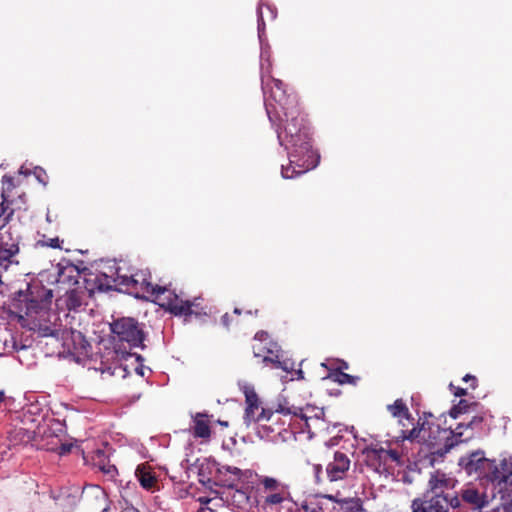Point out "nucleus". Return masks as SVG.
Listing matches in <instances>:
<instances>
[{
	"label": "nucleus",
	"mask_w": 512,
	"mask_h": 512,
	"mask_svg": "<svg viewBox=\"0 0 512 512\" xmlns=\"http://www.w3.org/2000/svg\"><path fill=\"white\" fill-rule=\"evenodd\" d=\"M33 295V292H31ZM52 298V292L50 290H46L44 288H39L37 292V298L31 296V298L27 299L26 304V315L33 319L32 326L30 329L37 330L41 336H59V329L56 324V314L51 313V325L47 323H42L41 320L46 316H49L48 305L50 304Z\"/></svg>",
	"instance_id": "7"
},
{
	"label": "nucleus",
	"mask_w": 512,
	"mask_h": 512,
	"mask_svg": "<svg viewBox=\"0 0 512 512\" xmlns=\"http://www.w3.org/2000/svg\"><path fill=\"white\" fill-rule=\"evenodd\" d=\"M70 451V445L62 444L60 447V454H65Z\"/></svg>",
	"instance_id": "39"
},
{
	"label": "nucleus",
	"mask_w": 512,
	"mask_h": 512,
	"mask_svg": "<svg viewBox=\"0 0 512 512\" xmlns=\"http://www.w3.org/2000/svg\"><path fill=\"white\" fill-rule=\"evenodd\" d=\"M430 501L433 506V512H447L448 495L434 494Z\"/></svg>",
	"instance_id": "20"
},
{
	"label": "nucleus",
	"mask_w": 512,
	"mask_h": 512,
	"mask_svg": "<svg viewBox=\"0 0 512 512\" xmlns=\"http://www.w3.org/2000/svg\"><path fill=\"white\" fill-rule=\"evenodd\" d=\"M101 470L106 474H110L111 477H113L116 473V467L114 465L103 466L101 467Z\"/></svg>",
	"instance_id": "32"
},
{
	"label": "nucleus",
	"mask_w": 512,
	"mask_h": 512,
	"mask_svg": "<svg viewBox=\"0 0 512 512\" xmlns=\"http://www.w3.org/2000/svg\"><path fill=\"white\" fill-rule=\"evenodd\" d=\"M320 429L312 428L310 434L318 431L325 430V422L321 424ZM256 434L264 440L271 442L287 441L294 437L297 432L309 433L305 427L303 421L300 420V415L287 416L286 418L282 415H278V421L275 422H264L261 425L254 427Z\"/></svg>",
	"instance_id": "5"
},
{
	"label": "nucleus",
	"mask_w": 512,
	"mask_h": 512,
	"mask_svg": "<svg viewBox=\"0 0 512 512\" xmlns=\"http://www.w3.org/2000/svg\"><path fill=\"white\" fill-rule=\"evenodd\" d=\"M382 453H385L394 462H396V463L400 462L401 456H400V454L396 450H393V449H390V450H387V451L382 450Z\"/></svg>",
	"instance_id": "31"
},
{
	"label": "nucleus",
	"mask_w": 512,
	"mask_h": 512,
	"mask_svg": "<svg viewBox=\"0 0 512 512\" xmlns=\"http://www.w3.org/2000/svg\"><path fill=\"white\" fill-rule=\"evenodd\" d=\"M257 17H258V38L260 42V72H261V82L262 89L264 95L267 94V83L265 76V61L268 62L267 73L269 74L272 69L271 62V48L270 45L265 38V22H264V9L263 5L260 3L257 9Z\"/></svg>",
	"instance_id": "10"
},
{
	"label": "nucleus",
	"mask_w": 512,
	"mask_h": 512,
	"mask_svg": "<svg viewBox=\"0 0 512 512\" xmlns=\"http://www.w3.org/2000/svg\"><path fill=\"white\" fill-rule=\"evenodd\" d=\"M330 377H332L335 382L340 384H355L357 380L356 377L343 372L331 374Z\"/></svg>",
	"instance_id": "25"
},
{
	"label": "nucleus",
	"mask_w": 512,
	"mask_h": 512,
	"mask_svg": "<svg viewBox=\"0 0 512 512\" xmlns=\"http://www.w3.org/2000/svg\"><path fill=\"white\" fill-rule=\"evenodd\" d=\"M459 464L468 474H476L491 481L500 492L508 491L509 486H512V463L506 460L497 465L485 458L482 452H474L462 457Z\"/></svg>",
	"instance_id": "3"
},
{
	"label": "nucleus",
	"mask_w": 512,
	"mask_h": 512,
	"mask_svg": "<svg viewBox=\"0 0 512 512\" xmlns=\"http://www.w3.org/2000/svg\"><path fill=\"white\" fill-rule=\"evenodd\" d=\"M413 512H433L430 500L415 499L412 503Z\"/></svg>",
	"instance_id": "23"
},
{
	"label": "nucleus",
	"mask_w": 512,
	"mask_h": 512,
	"mask_svg": "<svg viewBox=\"0 0 512 512\" xmlns=\"http://www.w3.org/2000/svg\"><path fill=\"white\" fill-rule=\"evenodd\" d=\"M19 173H20V174H24V175H28L30 172H29L26 168H24V167L22 166V167L20 168V170H19Z\"/></svg>",
	"instance_id": "40"
},
{
	"label": "nucleus",
	"mask_w": 512,
	"mask_h": 512,
	"mask_svg": "<svg viewBox=\"0 0 512 512\" xmlns=\"http://www.w3.org/2000/svg\"><path fill=\"white\" fill-rule=\"evenodd\" d=\"M267 338H268V335L264 331H260V332L256 333V335H255V340L260 343L266 341Z\"/></svg>",
	"instance_id": "35"
},
{
	"label": "nucleus",
	"mask_w": 512,
	"mask_h": 512,
	"mask_svg": "<svg viewBox=\"0 0 512 512\" xmlns=\"http://www.w3.org/2000/svg\"><path fill=\"white\" fill-rule=\"evenodd\" d=\"M468 403L466 400H460L459 403L450 410V415L453 418H458L460 414L466 413L468 410Z\"/></svg>",
	"instance_id": "26"
},
{
	"label": "nucleus",
	"mask_w": 512,
	"mask_h": 512,
	"mask_svg": "<svg viewBox=\"0 0 512 512\" xmlns=\"http://www.w3.org/2000/svg\"><path fill=\"white\" fill-rule=\"evenodd\" d=\"M61 337L65 339L64 346L70 350V346L67 343L68 337H70L73 341L78 340L79 342H83V336L78 331H63Z\"/></svg>",
	"instance_id": "27"
},
{
	"label": "nucleus",
	"mask_w": 512,
	"mask_h": 512,
	"mask_svg": "<svg viewBox=\"0 0 512 512\" xmlns=\"http://www.w3.org/2000/svg\"><path fill=\"white\" fill-rule=\"evenodd\" d=\"M199 501L204 504V505H207L211 500L208 499V498H199Z\"/></svg>",
	"instance_id": "41"
},
{
	"label": "nucleus",
	"mask_w": 512,
	"mask_h": 512,
	"mask_svg": "<svg viewBox=\"0 0 512 512\" xmlns=\"http://www.w3.org/2000/svg\"><path fill=\"white\" fill-rule=\"evenodd\" d=\"M2 196L5 197L6 192H10L14 188L13 178L10 176H4L2 179Z\"/></svg>",
	"instance_id": "29"
},
{
	"label": "nucleus",
	"mask_w": 512,
	"mask_h": 512,
	"mask_svg": "<svg viewBox=\"0 0 512 512\" xmlns=\"http://www.w3.org/2000/svg\"><path fill=\"white\" fill-rule=\"evenodd\" d=\"M67 305L69 309H75L81 305V301L78 298L76 291H70L67 293Z\"/></svg>",
	"instance_id": "28"
},
{
	"label": "nucleus",
	"mask_w": 512,
	"mask_h": 512,
	"mask_svg": "<svg viewBox=\"0 0 512 512\" xmlns=\"http://www.w3.org/2000/svg\"><path fill=\"white\" fill-rule=\"evenodd\" d=\"M470 379H471V380H473V381H475V377H473V376H471V375H468V374L463 378V380H464V381H468V380H470Z\"/></svg>",
	"instance_id": "44"
},
{
	"label": "nucleus",
	"mask_w": 512,
	"mask_h": 512,
	"mask_svg": "<svg viewBox=\"0 0 512 512\" xmlns=\"http://www.w3.org/2000/svg\"><path fill=\"white\" fill-rule=\"evenodd\" d=\"M151 300L175 315H188L191 312L192 303L183 300L174 291L156 285Z\"/></svg>",
	"instance_id": "8"
},
{
	"label": "nucleus",
	"mask_w": 512,
	"mask_h": 512,
	"mask_svg": "<svg viewBox=\"0 0 512 512\" xmlns=\"http://www.w3.org/2000/svg\"><path fill=\"white\" fill-rule=\"evenodd\" d=\"M265 9L269 15V19L274 20L276 18V10L269 5L265 6Z\"/></svg>",
	"instance_id": "36"
},
{
	"label": "nucleus",
	"mask_w": 512,
	"mask_h": 512,
	"mask_svg": "<svg viewBox=\"0 0 512 512\" xmlns=\"http://www.w3.org/2000/svg\"><path fill=\"white\" fill-rule=\"evenodd\" d=\"M264 503L267 507L282 506L291 511L297 505L292 500L288 488H281L275 492H269L264 499Z\"/></svg>",
	"instance_id": "14"
},
{
	"label": "nucleus",
	"mask_w": 512,
	"mask_h": 512,
	"mask_svg": "<svg viewBox=\"0 0 512 512\" xmlns=\"http://www.w3.org/2000/svg\"><path fill=\"white\" fill-rule=\"evenodd\" d=\"M123 268L117 263H109L102 271L107 279V284L124 286L137 298L150 299L154 294L156 285L150 281V273L147 270H140L131 275L122 273Z\"/></svg>",
	"instance_id": "4"
},
{
	"label": "nucleus",
	"mask_w": 512,
	"mask_h": 512,
	"mask_svg": "<svg viewBox=\"0 0 512 512\" xmlns=\"http://www.w3.org/2000/svg\"><path fill=\"white\" fill-rule=\"evenodd\" d=\"M198 512H212V510L208 507H201Z\"/></svg>",
	"instance_id": "42"
},
{
	"label": "nucleus",
	"mask_w": 512,
	"mask_h": 512,
	"mask_svg": "<svg viewBox=\"0 0 512 512\" xmlns=\"http://www.w3.org/2000/svg\"><path fill=\"white\" fill-rule=\"evenodd\" d=\"M462 498L464 501L474 505L477 508H482L486 503L485 497L473 487L465 488L462 491Z\"/></svg>",
	"instance_id": "19"
},
{
	"label": "nucleus",
	"mask_w": 512,
	"mask_h": 512,
	"mask_svg": "<svg viewBox=\"0 0 512 512\" xmlns=\"http://www.w3.org/2000/svg\"><path fill=\"white\" fill-rule=\"evenodd\" d=\"M350 468V459L341 452H336L331 462L327 464L326 476L330 482L342 480Z\"/></svg>",
	"instance_id": "13"
},
{
	"label": "nucleus",
	"mask_w": 512,
	"mask_h": 512,
	"mask_svg": "<svg viewBox=\"0 0 512 512\" xmlns=\"http://www.w3.org/2000/svg\"><path fill=\"white\" fill-rule=\"evenodd\" d=\"M234 312H235L236 314H240V310H239V309H237V308L234 310Z\"/></svg>",
	"instance_id": "48"
},
{
	"label": "nucleus",
	"mask_w": 512,
	"mask_h": 512,
	"mask_svg": "<svg viewBox=\"0 0 512 512\" xmlns=\"http://www.w3.org/2000/svg\"><path fill=\"white\" fill-rule=\"evenodd\" d=\"M339 503L344 512H361V504L358 499H345Z\"/></svg>",
	"instance_id": "22"
},
{
	"label": "nucleus",
	"mask_w": 512,
	"mask_h": 512,
	"mask_svg": "<svg viewBox=\"0 0 512 512\" xmlns=\"http://www.w3.org/2000/svg\"><path fill=\"white\" fill-rule=\"evenodd\" d=\"M46 245L52 248H60V240L59 238H51L48 240Z\"/></svg>",
	"instance_id": "34"
},
{
	"label": "nucleus",
	"mask_w": 512,
	"mask_h": 512,
	"mask_svg": "<svg viewBox=\"0 0 512 512\" xmlns=\"http://www.w3.org/2000/svg\"><path fill=\"white\" fill-rule=\"evenodd\" d=\"M127 512H138V511L135 509H130V510H127Z\"/></svg>",
	"instance_id": "49"
},
{
	"label": "nucleus",
	"mask_w": 512,
	"mask_h": 512,
	"mask_svg": "<svg viewBox=\"0 0 512 512\" xmlns=\"http://www.w3.org/2000/svg\"><path fill=\"white\" fill-rule=\"evenodd\" d=\"M193 434L197 438L208 439L211 435L208 415L197 413L193 417Z\"/></svg>",
	"instance_id": "16"
},
{
	"label": "nucleus",
	"mask_w": 512,
	"mask_h": 512,
	"mask_svg": "<svg viewBox=\"0 0 512 512\" xmlns=\"http://www.w3.org/2000/svg\"><path fill=\"white\" fill-rule=\"evenodd\" d=\"M482 422V417H479V416H473L467 423H459L458 426L453 430L451 431V433H453V435L456 437V438H459L462 436L463 432H462V429L463 427H474V426H478L480 425V423Z\"/></svg>",
	"instance_id": "21"
},
{
	"label": "nucleus",
	"mask_w": 512,
	"mask_h": 512,
	"mask_svg": "<svg viewBox=\"0 0 512 512\" xmlns=\"http://www.w3.org/2000/svg\"><path fill=\"white\" fill-rule=\"evenodd\" d=\"M219 424H221V425H223V426H225V427H227V426H228V422H225V421H219Z\"/></svg>",
	"instance_id": "46"
},
{
	"label": "nucleus",
	"mask_w": 512,
	"mask_h": 512,
	"mask_svg": "<svg viewBox=\"0 0 512 512\" xmlns=\"http://www.w3.org/2000/svg\"><path fill=\"white\" fill-rule=\"evenodd\" d=\"M447 430H441L438 424L430 421L418 423L417 427L410 431L401 430L400 435L395 436V442L409 440L425 445L431 454H443L447 452L452 445H441V441L447 437Z\"/></svg>",
	"instance_id": "6"
},
{
	"label": "nucleus",
	"mask_w": 512,
	"mask_h": 512,
	"mask_svg": "<svg viewBox=\"0 0 512 512\" xmlns=\"http://www.w3.org/2000/svg\"><path fill=\"white\" fill-rule=\"evenodd\" d=\"M265 347H260V345L255 344L253 346L255 357H263L264 362H271L275 365L276 368H280L285 372V375H281V380L283 382L300 380L303 379V371L301 369H295L294 363L288 359L279 360L278 355H276V359L270 357V354H273L275 349L277 348L276 344H273L272 347L267 348V352H264Z\"/></svg>",
	"instance_id": "9"
},
{
	"label": "nucleus",
	"mask_w": 512,
	"mask_h": 512,
	"mask_svg": "<svg viewBox=\"0 0 512 512\" xmlns=\"http://www.w3.org/2000/svg\"><path fill=\"white\" fill-rule=\"evenodd\" d=\"M456 485V480L449 477L445 473L436 471L429 479V486L433 494L443 495L445 490L453 489Z\"/></svg>",
	"instance_id": "15"
},
{
	"label": "nucleus",
	"mask_w": 512,
	"mask_h": 512,
	"mask_svg": "<svg viewBox=\"0 0 512 512\" xmlns=\"http://www.w3.org/2000/svg\"><path fill=\"white\" fill-rule=\"evenodd\" d=\"M222 321H223V323H224V325H225V326H228V322H227V321H228V315H227V314H225V315L222 317Z\"/></svg>",
	"instance_id": "43"
},
{
	"label": "nucleus",
	"mask_w": 512,
	"mask_h": 512,
	"mask_svg": "<svg viewBox=\"0 0 512 512\" xmlns=\"http://www.w3.org/2000/svg\"><path fill=\"white\" fill-rule=\"evenodd\" d=\"M314 473H315L316 481L320 482L321 481L320 474L322 473V467L320 465H315L314 466Z\"/></svg>",
	"instance_id": "38"
},
{
	"label": "nucleus",
	"mask_w": 512,
	"mask_h": 512,
	"mask_svg": "<svg viewBox=\"0 0 512 512\" xmlns=\"http://www.w3.org/2000/svg\"><path fill=\"white\" fill-rule=\"evenodd\" d=\"M33 174L35 175L36 179L42 183L43 185H46L47 184V174L46 172L40 168V167H35L34 170H33Z\"/></svg>",
	"instance_id": "30"
},
{
	"label": "nucleus",
	"mask_w": 512,
	"mask_h": 512,
	"mask_svg": "<svg viewBox=\"0 0 512 512\" xmlns=\"http://www.w3.org/2000/svg\"><path fill=\"white\" fill-rule=\"evenodd\" d=\"M302 508L303 509H307V505L306 504H302Z\"/></svg>",
	"instance_id": "50"
},
{
	"label": "nucleus",
	"mask_w": 512,
	"mask_h": 512,
	"mask_svg": "<svg viewBox=\"0 0 512 512\" xmlns=\"http://www.w3.org/2000/svg\"><path fill=\"white\" fill-rule=\"evenodd\" d=\"M111 329L120 341L127 342L131 347H140L144 336L138 323L132 318H122L111 325Z\"/></svg>",
	"instance_id": "11"
},
{
	"label": "nucleus",
	"mask_w": 512,
	"mask_h": 512,
	"mask_svg": "<svg viewBox=\"0 0 512 512\" xmlns=\"http://www.w3.org/2000/svg\"><path fill=\"white\" fill-rule=\"evenodd\" d=\"M240 390L245 395V414L244 422L247 426L254 425V427L261 425L264 422L278 421V415L283 417L300 415V420L303 421L305 427L311 432L312 428L320 429L323 424L322 416L324 414L322 409L306 406L304 408L296 407L289 403L285 398H279L274 406V410L266 409L261 406L258 395L255 392L253 385L247 381L241 380L238 382Z\"/></svg>",
	"instance_id": "2"
},
{
	"label": "nucleus",
	"mask_w": 512,
	"mask_h": 512,
	"mask_svg": "<svg viewBox=\"0 0 512 512\" xmlns=\"http://www.w3.org/2000/svg\"><path fill=\"white\" fill-rule=\"evenodd\" d=\"M265 68L268 62L265 61ZM267 94L265 107L269 120L273 125L282 120L281 113L288 122L283 130L277 128V136L281 146L289 155V165H282L281 174L283 178L292 179L305 173L318 165L319 156L311 149L308 129L303 124V118L299 119L297 99L288 95L281 80L271 77L265 69Z\"/></svg>",
	"instance_id": "1"
},
{
	"label": "nucleus",
	"mask_w": 512,
	"mask_h": 512,
	"mask_svg": "<svg viewBox=\"0 0 512 512\" xmlns=\"http://www.w3.org/2000/svg\"><path fill=\"white\" fill-rule=\"evenodd\" d=\"M387 408L388 411L392 414V416L399 419V422L403 427L406 426V424L403 422L404 420L407 421L409 424L412 423L408 408L402 399H397L393 404L388 405Z\"/></svg>",
	"instance_id": "17"
},
{
	"label": "nucleus",
	"mask_w": 512,
	"mask_h": 512,
	"mask_svg": "<svg viewBox=\"0 0 512 512\" xmlns=\"http://www.w3.org/2000/svg\"><path fill=\"white\" fill-rule=\"evenodd\" d=\"M448 505L452 508H457L460 506V500L457 496L449 497L448 496Z\"/></svg>",
	"instance_id": "33"
},
{
	"label": "nucleus",
	"mask_w": 512,
	"mask_h": 512,
	"mask_svg": "<svg viewBox=\"0 0 512 512\" xmlns=\"http://www.w3.org/2000/svg\"><path fill=\"white\" fill-rule=\"evenodd\" d=\"M4 400V392L0 391V403H2Z\"/></svg>",
	"instance_id": "45"
},
{
	"label": "nucleus",
	"mask_w": 512,
	"mask_h": 512,
	"mask_svg": "<svg viewBox=\"0 0 512 512\" xmlns=\"http://www.w3.org/2000/svg\"><path fill=\"white\" fill-rule=\"evenodd\" d=\"M261 484L266 490H269V492H275L281 488H287L285 485L280 484L276 479L271 477H264L261 480Z\"/></svg>",
	"instance_id": "24"
},
{
	"label": "nucleus",
	"mask_w": 512,
	"mask_h": 512,
	"mask_svg": "<svg viewBox=\"0 0 512 512\" xmlns=\"http://www.w3.org/2000/svg\"><path fill=\"white\" fill-rule=\"evenodd\" d=\"M249 470H241L234 466L222 465L217 468V475L220 481L227 487L234 488L245 483L250 476Z\"/></svg>",
	"instance_id": "12"
},
{
	"label": "nucleus",
	"mask_w": 512,
	"mask_h": 512,
	"mask_svg": "<svg viewBox=\"0 0 512 512\" xmlns=\"http://www.w3.org/2000/svg\"><path fill=\"white\" fill-rule=\"evenodd\" d=\"M327 498H328V499H330V500L336 501V499L334 498V496L329 495V496H327Z\"/></svg>",
	"instance_id": "47"
},
{
	"label": "nucleus",
	"mask_w": 512,
	"mask_h": 512,
	"mask_svg": "<svg viewBox=\"0 0 512 512\" xmlns=\"http://www.w3.org/2000/svg\"><path fill=\"white\" fill-rule=\"evenodd\" d=\"M450 387L452 390H454L455 396H463L466 394V391L463 388L454 387L452 384L450 385Z\"/></svg>",
	"instance_id": "37"
},
{
	"label": "nucleus",
	"mask_w": 512,
	"mask_h": 512,
	"mask_svg": "<svg viewBox=\"0 0 512 512\" xmlns=\"http://www.w3.org/2000/svg\"><path fill=\"white\" fill-rule=\"evenodd\" d=\"M135 475L138 478L141 486L147 490L154 488L156 485V478L151 472L150 468L145 465H139L135 471Z\"/></svg>",
	"instance_id": "18"
}]
</instances>
